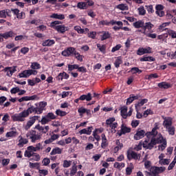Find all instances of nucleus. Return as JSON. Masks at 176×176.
<instances>
[{"label":"nucleus","mask_w":176,"mask_h":176,"mask_svg":"<svg viewBox=\"0 0 176 176\" xmlns=\"http://www.w3.org/2000/svg\"><path fill=\"white\" fill-rule=\"evenodd\" d=\"M133 170H134V165L133 163H129V166L126 168V175H131V173H133Z\"/></svg>","instance_id":"obj_25"},{"label":"nucleus","mask_w":176,"mask_h":176,"mask_svg":"<svg viewBox=\"0 0 176 176\" xmlns=\"http://www.w3.org/2000/svg\"><path fill=\"white\" fill-rule=\"evenodd\" d=\"M167 25H170V22H166V23H162L159 27L160 31H164V30H167V28H166L167 27Z\"/></svg>","instance_id":"obj_38"},{"label":"nucleus","mask_w":176,"mask_h":176,"mask_svg":"<svg viewBox=\"0 0 176 176\" xmlns=\"http://www.w3.org/2000/svg\"><path fill=\"white\" fill-rule=\"evenodd\" d=\"M77 171H78V168H76V166L75 165H74L70 171V175L71 176L75 175L76 174Z\"/></svg>","instance_id":"obj_52"},{"label":"nucleus","mask_w":176,"mask_h":176,"mask_svg":"<svg viewBox=\"0 0 176 176\" xmlns=\"http://www.w3.org/2000/svg\"><path fill=\"white\" fill-rule=\"evenodd\" d=\"M27 138L31 140V142L35 143L36 141H39L42 138V136L36 133V131L31 130L26 133Z\"/></svg>","instance_id":"obj_5"},{"label":"nucleus","mask_w":176,"mask_h":176,"mask_svg":"<svg viewBox=\"0 0 176 176\" xmlns=\"http://www.w3.org/2000/svg\"><path fill=\"white\" fill-rule=\"evenodd\" d=\"M60 24H61V21H55L50 23V27H51V28H54V30H56V31L60 34H65L66 31H69V28L65 27V25Z\"/></svg>","instance_id":"obj_3"},{"label":"nucleus","mask_w":176,"mask_h":176,"mask_svg":"<svg viewBox=\"0 0 176 176\" xmlns=\"http://www.w3.org/2000/svg\"><path fill=\"white\" fill-rule=\"evenodd\" d=\"M166 131H168V134L170 135H174L175 134V127L174 126H168V128H166Z\"/></svg>","instance_id":"obj_32"},{"label":"nucleus","mask_w":176,"mask_h":176,"mask_svg":"<svg viewBox=\"0 0 176 176\" xmlns=\"http://www.w3.org/2000/svg\"><path fill=\"white\" fill-rule=\"evenodd\" d=\"M29 167L30 168H36L37 170H39L40 165H39V163L38 162H35V163L30 162Z\"/></svg>","instance_id":"obj_36"},{"label":"nucleus","mask_w":176,"mask_h":176,"mask_svg":"<svg viewBox=\"0 0 176 176\" xmlns=\"http://www.w3.org/2000/svg\"><path fill=\"white\" fill-rule=\"evenodd\" d=\"M115 122V118H110L108 120H106V124L108 126H110V124H112Z\"/></svg>","instance_id":"obj_60"},{"label":"nucleus","mask_w":176,"mask_h":176,"mask_svg":"<svg viewBox=\"0 0 176 176\" xmlns=\"http://www.w3.org/2000/svg\"><path fill=\"white\" fill-rule=\"evenodd\" d=\"M101 137H102L101 148H102V149H105V147L108 146V140L107 139V136H105V133H102L101 135Z\"/></svg>","instance_id":"obj_18"},{"label":"nucleus","mask_w":176,"mask_h":176,"mask_svg":"<svg viewBox=\"0 0 176 176\" xmlns=\"http://www.w3.org/2000/svg\"><path fill=\"white\" fill-rule=\"evenodd\" d=\"M0 36H1L2 38H4V39H9V38H14V36H16V33H14V32L11 30L3 34H0Z\"/></svg>","instance_id":"obj_13"},{"label":"nucleus","mask_w":176,"mask_h":176,"mask_svg":"<svg viewBox=\"0 0 176 176\" xmlns=\"http://www.w3.org/2000/svg\"><path fill=\"white\" fill-rule=\"evenodd\" d=\"M47 105V102H41L39 103V106L38 107H36V113L38 115H41L42 112H43V110L45 109V107Z\"/></svg>","instance_id":"obj_14"},{"label":"nucleus","mask_w":176,"mask_h":176,"mask_svg":"<svg viewBox=\"0 0 176 176\" xmlns=\"http://www.w3.org/2000/svg\"><path fill=\"white\" fill-rule=\"evenodd\" d=\"M126 157L128 160H140L141 159V154L137 153L131 149H129L126 152Z\"/></svg>","instance_id":"obj_8"},{"label":"nucleus","mask_w":176,"mask_h":176,"mask_svg":"<svg viewBox=\"0 0 176 176\" xmlns=\"http://www.w3.org/2000/svg\"><path fill=\"white\" fill-rule=\"evenodd\" d=\"M162 140H163V136L160 135L159 137L151 138V141L145 140L142 144V146L145 149H153V146L162 142Z\"/></svg>","instance_id":"obj_2"},{"label":"nucleus","mask_w":176,"mask_h":176,"mask_svg":"<svg viewBox=\"0 0 176 176\" xmlns=\"http://www.w3.org/2000/svg\"><path fill=\"white\" fill-rule=\"evenodd\" d=\"M139 14L141 16L145 15V13H146V11H145V8H144V6H141L138 9Z\"/></svg>","instance_id":"obj_49"},{"label":"nucleus","mask_w":176,"mask_h":176,"mask_svg":"<svg viewBox=\"0 0 176 176\" xmlns=\"http://www.w3.org/2000/svg\"><path fill=\"white\" fill-rule=\"evenodd\" d=\"M51 19H57L58 20H64L65 19V16L63 14H56L54 13L50 16Z\"/></svg>","instance_id":"obj_28"},{"label":"nucleus","mask_w":176,"mask_h":176,"mask_svg":"<svg viewBox=\"0 0 176 176\" xmlns=\"http://www.w3.org/2000/svg\"><path fill=\"white\" fill-rule=\"evenodd\" d=\"M154 25L151 22L144 23L143 25V32H146V30L151 31L153 28Z\"/></svg>","instance_id":"obj_19"},{"label":"nucleus","mask_w":176,"mask_h":176,"mask_svg":"<svg viewBox=\"0 0 176 176\" xmlns=\"http://www.w3.org/2000/svg\"><path fill=\"white\" fill-rule=\"evenodd\" d=\"M32 156L31 160H34V162H39V160H41V155H39V154L33 153Z\"/></svg>","instance_id":"obj_40"},{"label":"nucleus","mask_w":176,"mask_h":176,"mask_svg":"<svg viewBox=\"0 0 176 176\" xmlns=\"http://www.w3.org/2000/svg\"><path fill=\"white\" fill-rule=\"evenodd\" d=\"M27 36H23V35H19V36H15V41H23V39H27Z\"/></svg>","instance_id":"obj_59"},{"label":"nucleus","mask_w":176,"mask_h":176,"mask_svg":"<svg viewBox=\"0 0 176 176\" xmlns=\"http://www.w3.org/2000/svg\"><path fill=\"white\" fill-rule=\"evenodd\" d=\"M117 9H119L120 10H129V6H126V4L121 3L116 6Z\"/></svg>","instance_id":"obj_34"},{"label":"nucleus","mask_w":176,"mask_h":176,"mask_svg":"<svg viewBox=\"0 0 176 176\" xmlns=\"http://www.w3.org/2000/svg\"><path fill=\"white\" fill-rule=\"evenodd\" d=\"M138 124H140V120H133V121L131 122V126H132V127L135 128V127H137V126H138Z\"/></svg>","instance_id":"obj_62"},{"label":"nucleus","mask_w":176,"mask_h":176,"mask_svg":"<svg viewBox=\"0 0 176 176\" xmlns=\"http://www.w3.org/2000/svg\"><path fill=\"white\" fill-rule=\"evenodd\" d=\"M16 19L19 20H23V19H25V13L23 12H19L18 16H16Z\"/></svg>","instance_id":"obj_55"},{"label":"nucleus","mask_w":176,"mask_h":176,"mask_svg":"<svg viewBox=\"0 0 176 176\" xmlns=\"http://www.w3.org/2000/svg\"><path fill=\"white\" fill-rule=\"evenodd\" d=\"M159 144H162L161 145L158 146L159 151H163L166 149V146H167V140H166V139L163 138L162 137V140Z\"/></svg>","instance_id":"obj_21"},{"label":"nucleus","mask_w":176,"mask_h":176,"mask_svg":"<svg viewBox=\"0 0 176 176\" xmlns=\"http://www.w3.org/2000/svg\"><path fill=\"white\" fill-rule=\"evenodd\" d=\"M17 135V132L15 131H10V132H8L6 135V136L7 138L9 137H16V135Z\"/></svg>","instance_id":"obj_42"},{"label":"nucleus","mask_w":176,"mask_h":176,"mask_svg":"<svg viewBox=\"0 0 176 176\" xmlns=\"http://www.w3.org/2000/svg\"><path fill=\"white\" fill-rule=\"evenodd\" d=\"M6 14H9V12H6V10H2L0 11V19H6Z\"/></svg>","instance_id":"obj_44"},{"label":"nucleus","mask_w":176,"mask_h":176,"mask_svg":"<svg viewBox=\"0 0 176 176\" xmlns=\"http://www.w3.org/2000/svg\"><path fill=\"white\" fill-rule=\"evenodd\" d=\"M56 114L58 116H65V115H67V112L58 109L56 111Z\"/></svg>","instance_id":"obj_51"},{"label":"nucleus","mask_w":176,"mask_h":176,"mask_svg":"<svg viewBox=\"0 0 176 176\" xmlns=\"http://www.w3.org/2000/svg\"><path fill=\"white\" fill-rule=\"evenodd\" d=\"M159 78V76H157V74H151L149 75L146 76V79H148V80H151V79H153Z\"/></svg>","instance_id":"obj_43"},{"label":"nucleus","mask_w":176,"mask_h":176,"mask_svg":"<svg viewBox=\"0 0 176 176\" xmlns=\"http://www.w3.org/2000/svg\"><path fill=\"white\" fill-rule=\"evenodd\" d=\"M91 94L88 93L87 95H82L80 96L79 100H80L81 101H85V100L86 101H91Z\"/></svg>","instance_id":"obj_23"},{"label":"nucleus","mask_w":176,"mask_h":176,"mask_svg":"<svg viewBox=\"0 0 176 176\" xmlns=\"http://www.w3.org/2000/svg\"><path fill=\"white\" fill-rule=\"evenodd\" d=\"M78 65H68V71H74V69H78Z\"/></svg>","instance_id":"obj_53"},{"label":"nucleus","mask_w":176,"mask_h":176,"mask_svg":"<svg viewBox=\"0 0 176 176\" xmlns=\"http://www.w3.org/2000/svg\"><path fill=\"white\" fill-rule=\"evenodd\" d=\"M163 126L165 129L173 126V118L170 117L164 118Z\"/></svg>","instance_id":"obj_15"},{"label":"nucleus","mask_w":176,"mask_h":176,"mask_svg":"<svg viewBox=\"0 0 176 176\" xmlns=\"http://www.w3.org/2000/svg\"><path fill=\"white\" fill-rule=\"evenodd\" d=\"M30 68H32V69H41V65L36 62L32 63Z\"/></svg>","instance_id":"obj_37"},{"label":"nucleus","mask_w":176,"mask_h":176,"mask_svg":"<svg viewBox=\"0 0 176 176\" xmlns=\"http://www.w3.org/2000/svg\"><path fill=\"white\" fill-rule=\"evenodd\" d=\"M54 43H56V42L54 41V40H50V39H47L45 40L42 43V46H53V45H54Z\"/></svg>","instance_id":"obj_29"},{"label":"nucleus","mask_w":176,"mask_h":176,"mask_svg":"<svg viewBox=\"0 0 176 176\" xmlns=\"http://www.w3.org/2000/svg\"><path fill=\"white\" fill-rule=\"evenodd\" d=\"M144 21L140 20L138 21L135 23H133V27H135V28H144Z\"/></svg>","instance_id":"obj_30"},{"label":"nucleus","mask_w":176,"mask_h":176,"mask_svg":"<svg viewBox=\"0 0 176 176\" xmlns=\"http://www.w3.org/2000/svg\"><path fill=\"white\" fill-rule=\"evenodd\" d=\"M76 52L75 47H69L62 52V56H64V57H69V56H75Z\"/></svg>","instance_id":"obj_9"},{"label":"nucleus","mask_w":176,"mask_h":176,"mask_svg":"<svg viewBox=\"0 0 176 176\" xmlns=\"http://www.w3.org/2000/svg\"><path fill=\"white\" fill-rule=\"evenodd\" d=\"M127 109L126 106H123L120 108V113L123 119H127Z\"/></svg>","instance_id":"obj_22"},{"label":"nucleus","mask_w":176,"mask_h":176,"mask_svg":"<svg viewBox=\"0 0 176 176\" xmlns=\"http://www.w3.org/2000/svg\"><path fill=\"white\" fill-rule=\"evenodd\" d=\"M57 116L54 115V113L50 112L47 113V115L42 117L41 120L40 122L41 124H47L49 122H52V120H54V119H56Z\"/></svg>","instance_id":"obj_7"},{"label":"nucleus","mask_w":176,"mask_h":176,"mask_svg":"<svg viewBox=\"0 0 176 176\" xmlns=\"http://www.w3.org/2000/svg\"><path fill=\"white\" fill-rule=\"evenodd\" d=\"M77 8H78V9H86V3L85 2L78 3Z\"/></svg>","instance_id":"obj_50"},{"label":"nucleus","mask_w":176,"mask_h":176,"mask_svg":"<svg viewBox=\"0 0 176 176\" xmlns=\"http://www.w3.org/2000/svg\"><path fill=\"white\" fill-rule=\"evenodd\" d=\"M121 47H122V45L120 44L116 45L115 47L112 48L111 52L115 53V52H118V50H120Z\"/></svg>","instance_id":"obj_54"},{"label":"nucleus","mask_w":176,"mask_h":176,"mask_svg":"<svg viewBox=\"0 0 176 176\" xmlns=\"http://www.w3.org/2000/svg\"><path fill=\"white\" fill-rule=\"evenodd\" d=\"M74 56L76 57V58L77 60H78V61H83V55H80V54H79V52H76L75 54H74Z\"/></svg>","instance_id":"obj_47"},{"label":"nucleus","mask_w":176,"mask_h":176,"mask_svg":"<svg viewBox=\"0 0 176 176\" xmlns=\"http://www.w3.org/2000/svg\"><path fill=\"white\" fill-rule=\"evenodd\" d=\"M159 129V126L157 124H155V127L152 129L151 132H148L147 133L146 135L147 137H149V135H153V137H155V135H157V129Z\"/></svg>","instance_id":"obj_24"},{"label":"nucleus","mask_w":176,"mask_h":176,"mask_svg":"<svg viewBox=\"0 0 176 176\" xmlns=\"http://www.w3.org/2000/svg\"><path fill=\"white\" fill-rule=\"evenodd\" d=\"M148 102V99H142L140 102H139L138 104L135 105L136 112H138V107H142L144 104H146Z\"/></svg>","instance_id":"obj_31"},{"label":"nucleus","mask_w":176,"mask_h":176,"mask_svg":"<svg viewBox=\"0 0 176 176\" xmlns=\"http://www.w3.org/2000/svg\"><path fill=\"white\" fill-rule=\"evenodd\" d=\"M61 153H63V149L58 147H56L52 149V151L50 153V155L53 156L54 155H61Z\"/></svg>","instance_id":"obj_26"},{"label":"nucleus","mask_w":176,"mask_h":176,"mask_svg":"<svg viewBox=\"0 0 176 176\" xmlns=\"http://www.w3.org/2000/svg\"><path fill=\"white\" fill-rule=\"evenodd\" d=\"M131 72H132L133 74H141L142 72V70L139 69L138 67H132L131 69Z\"/></svg>","instance_id":"obj_45"},{"label":"nucleus","mask_w":176,"mask_h":176,"mask_svg":"<svg viewBox=\"0 0 176 176\" xmlns=\"http://www.w3.org/2000/svg\"><path fill=\"white\" fill-rule=\"evenodd\" d=\"M32 112H35V113H36V107L32 106L19 114L12 116L11 118L14 122H24V120H25V118H28Z\"/></svg>","instance_id":"obj_1"},{"label":"nucleus","mask_w":176,"mask_h":176,"mask_svg":"<svg viewBox=\"0 0 176 176\" xmlns=\"http://www.w3.org/2000/svg\"><path fill=\"white\" fill-rule=\"evenodd\" d=\"M38 71L34 69L24 70L23 72L19 74V78H29L31 75H36Z\"/></svg>","instance_id":"obj_10"},{"label":"nucleus","mask_w":176,"mask_h":176,"mask_svg":"<svg viewBox=\"0 0 176 176\" xmlns=\"http://www.w3.org/2000/svg\"><path fill=\"white\" fill-rule=\"evenodd\" d=\"M166 170V168L164 166L157 167L154 166L152 167L150 170V172H146L148 175L151 176H159V174H162V173H164V171Z\"/></svg>","instance_id":"obj_6"},{"label":"nucleus","mask_w":176,"mask_h":176,"mask_svg":"<svg viewBox=\"0 0 176 176\" xmlns=\"http://www.w3.org/2000/svg\"><path fill=\"white\" fill-rule=\"evenodd\" d=\"M94 138L96 140V141H100V135L97 134V129H96L95 131L93 132Z\"/></svg>","instance_id":"obj_61"},{"label":"nucleus","mask_w":176,"mask_h":176,"mask_svg":"<svg viewBox=\"0 0 176 176\" xmlns=\"http://www.w3.org/2000/svg\"><path fill=\"white\" fill-rule=\"evenodd\" d=\"M42 149H43V146H42V144L41 143L36 144V146H30L25 152V157H31L34 155L33 152H38V151H42Z\"/></svg>","instance_id":"obj_4"},{"label":"nucleus","mask_w":176,"mask_h":176,"mask_svg":"<svg viewBox=\"0 0 176 176\" xmlns=\"http://www.w3.org/2000/svg\"><path fill=\"white\" fill-rule=\"evenodd\" d=\"M5 72H7V76H12L14 72H16V67H6L4 69Z\"/></svg>","instance_id":"obj_20"},{"label":"nucleus","mask_w":176,"mask_h":176,"mask_svg":"<svg viewBox=\"0 0 176 176\" xmlns=\"http://www.w3.org/2000/svg\"><path fill=\"white\" fill-rule=\"evenodd\" d=\"M102 35H101V41H105L106 39H108L111 38V34H109V32H102Z\"/></svg>","instance_id":"obj_33"},{"label":"nucleus","mask_w":176,"mask_h":176,"mask_svg":"<svg viewBox=\"0 0 176 176\" xmlns=\"http://www.w3.org/2000/svg\"><path fill=\"white\" fill-rule=\"evenodd\" d=\"M39 119V116H34L30 118V120L28 121L26 125L25 126V130H28L31 128V126Z\"/></svg>","instance_id":"obj_11"},{"label":"nucleus","mask_w":176,"mask_h":176,"mask_svg":"<svg viewBox=\"0 0 176 176\" xmlns=\"http://www.w3.org/2000/svg\"><path fill=\"white\" fill-rule=\"evenodd\" d=\"M124 163H119V162H115L114 163V167L115 168H118V170H121L122 168H124Z\"/></svg>","instance_id":"obj_35"},{"label":"nucleus","mask_w":176,"mask_h":176,"mask_svg":"<svg viewBox=\"0 0 176 176\" xmlns=\"http://www.w3.org/2000/svg\"><path fill=\"white\" fill-rule=\"evenodd\" d=\"M74 30L77 31L78 34H85V29H82L80 26H75Z\"/></svg>","instance_id":"obj_46"},{"label":"nucleus","mask_w":176,"mask_h":176,"mask_svg":"<svg viewBox=\"0 0 176 176\" xmlns=\"http://www.w3.org/2000/svg\"><path fill=\"white\" fill-rule=\"evenodd\" d=\"M168 34L171 38H176V32L174 30H168Z\"/></svg>","instance_id":"obj_56"},{"label":"nucleus","mask_w":176,"mask_h":176,"mask_svg":"<svg viewBox=\"0 0 176 176\" xmlns=\"http://www.w3.org/2000/svg\"><path fill=\"white\" fill-rule=\"evenodd\" d=\"M160 164H162V166H166V164H170V160L164 159V160H160Z\"/></svg>","instance_id":"obj_48"},{"label":"nucleus","mask_w":176,"mask_h":176,"mask_svg":"<svg viewBox=\"0 0 176 176\" xmlns=\"http://www.w3.org/2000/svg\"><path fill=\"white\" fill-rule=\"evenodd\" d=\"M145 131L144 130H140L138 131L134 135V140H136V141H138V140H141V138H144L145 137Z\"/></svg>","instance_id":"obj_16"},{"label":"nucleus","mask_w":176,"mask_h":176,"mask_svg":"<svg viewBox=\"0 0 176 176\" xmlns=\"http://www.w3.org/2000/svg\"><path fill=\"white\" fill-rule=\"evenodd\" d=\"M142 34H144V35H146L148 38H151V39H155L157 36L156 34H150L145 32H142Z\"/></svg>","instance_id":"obj_39"},{"label":"nucleus","mask_w":176,"mask_h":176,"mask_svg":"<svg viewBox=\"0 0 176 176\" xmlns=\"http://www.w3.org/2000/svg\"><path fill=\"white\" fill-rule=\"evenodd\" d=\"M43 166H49L50 164V160L49 158H44L43 160Z\"/></svg>","instance_id":"obj_63"},{"label":"nucleus","mask_w":176,"mask_h":176,"mask_svg":"<svg viewBox=\"0 0 176 176\" xmlns=\"http://www.w3.org/2000/svg\"><path fill=\"white\" fill-rule=\"evenodd\" d=\"M20 91V88L19 87H14L10 90L11 94H16V93H19Z\"/></svg>","instance_id":"obj_58"},{"label":"nucleus","mask_w":176,"mask_h":176,"mask_svg":"<svg viewBox=\"0 0 176 176\" xmlns=\"http://www.w3.org/2000/svg\"><path fill=\"white\" fill-rule=\"evenodd\" d=\"M122 64V60L117 58L114 63V65L116 68H119L120 67V65Z\"/></svg>","instance_id":"obj_57"},{"label":"nucleus","mask_w":176,"mask_h":176,"mask_svg":"<svg viewBox=\"0 0 176 176\" xmlns=\"http://www.w3.org/2000/svg\"><path fill=\"white\" fill-rule=\"evenodd\" d=\"M71 166V162L70 161H67V160H64L63 161V167L65 168H68Z\"/></svg>","instance_id":"obj_64"},{"label":"nucleus","mask_w":176,"mask_h":176,"mask_svg":"<svg viewBox=\"0 0 176 176\" xmlns=\"http://www.w3.org/2000/svg\"><path fill=\"white\" fill-rule=\"evenodd\" d=\"M18 138V146H19V148H23V146H24V145L27 144V143L28 142V139L23 138L21 135H19Z\"/></svg>","instance_id":"obj_17"},{"label":"nucleus","mask_w":176,"mask_h":176,"mask_svg":"<svg viewBox=\"0 0 176 176\" xmlns=\"http://www.w3.org/2000/svg\"><path fill=\"white\" fill-rule=\"evenodd\" d=\"M131 131V129L126 126L124 125V124H122L121 125V130L117 133V134L119 135V137H121V135H123V134H126V133H130Z\"/></svg>","instance_id":"obj_12"},{"label":"nucleus","mask_w":176,"mask_h":176,"mask_svg":"<svg viewBox=\"0 0 176 176\" xmlns=\"http://www.w3.org/2000/svg\"><path fill=\"white\" fill-rule=\"evenodd\" d=\"M38 173L40 174L39 176H46L49 174V171L45 169H39Z\"/></svg>","instance_id":"obj_41"},{"label":"nucleus","mask_w":176,"mask_h":176,"mask_svg":"<svg viewBox=\"0 0 176 176\" xmlns=\"http://www.w3.org/2000/svg\"><path fill=\"white\" fill-rule=\"evenodd\" d=\"M158 87H160V89H170L171 85L168 82H162L158 83Z\"/></svg>","instance_id":"obj_27"}]
</instances>
